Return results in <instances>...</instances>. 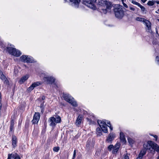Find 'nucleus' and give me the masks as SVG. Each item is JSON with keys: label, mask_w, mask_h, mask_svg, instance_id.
<instances>
[{"label": "nucleus", "mask_w": 159, "mask_h": 159, "mask_svg": "<svg viewBox=\"0 0 159 159\" xmlns=\"http://www.w3.org/2000/svg\"><path fill=\"white\" fill-rule=\"evenodd\" d=\"M157 159H159V156L157 157Z\"/></svg>", "instance_id": "obj_46"}, {"label": "nucleus", "mask_w": 159, "mask_h": 159, "mask_svg": "<svg viewBox=\"0 0 159 159\" xmlns=\"http://www.w3.org/2000/svg\"><path fill=\"white\" fill-rule=\"evenodd\" d=\"M139 7L140 8L141 11L143 12H144L145 13H146V11L145 10V7L141 5L140 4Z\"/></svg>", "instance_id": "obj_27"}, {"label": "nucleus", "mask_w": 159, "mask_h": 159, "mask_svg": "<svg viewBox=\"0 0 159 159\" xmlns=\"http://www.w3.org/2000/svg\"><path fill=\"white\" fill-rule=\"evenodd\" d=\"M114 12L116 17L118 19H122L124 16V12L122 7L119 4L115 5Z\"/></svg>", "instance_id": "obj_2"}, {"label": "nucleus", "mask_w": 159, "mask_h": 159, "mask_svg": "<svg viewBox=\"0 0 159 159\" xmlns=\"http://www.w3.org/2000/svg\"><path fill=\"white\" fill-rule=\"evenodd\" d=\"M17 138L15 136H13L12 138V145L14 148H15L16 146Z\"/></svg>", "instance_id": "obj_23"}, {"label": "nucleus", "mask_w": 159, "mask_h": 159, "mask_svg": "<svg viewBox=\"0 0 159 159\" xmlns=\"http://www.w3.org/2000/svg\"><path fill=\"white\" fill-rule=\"evenodd\" d=\"M42 83L41 82L38 81L34 82L27 89V91L28 92H30L33 90L34 88L40 85Z\"/></svg>", "instance_id": "obj_13"}, {"label": "nucleus", "mask_w": 159, "mask_h": 159, "mask_svg": "<svg viewBox=\"0 0 159 159\" xmlns=\"http://www.w3.org/2000/svg\"><path fill=\"white\" fill-rule=\"evenodd\" d=\"M113 146L112 145H109L108 148V149L109 151H111L112 149L113 150Z\"/></svg>", "instance_id": "obj_31"}, {"label": "nucleus", "mask_w": 159, "mask_h": 159, "mask_svg": "<svg viewBox=\"0 0 159 159\" xmlns=\"http://www.w3.org/2000/svg\"><path fill=\"white\" fill-rule=\"evenodd\" d=\"M14 123L13 121H11V122L10 127V130L11 131H13L14 129Z\"/></svg>", "instance_id": "obj_28"}, {"label": "nucleus", "mask_w": 159, "mask_h": 159, "mask_svg": "<svg viewBox=\"0 0 159 159\" xmlns=\"http://www.w3.org/2000/svg\"><path fill=\"white\" fill-rule=\"evenodd\" d=\"M147 4H148V5L149 6H152L154 4V2L153 1H149L148 2Z\"/></svg>", "instance_id": "obj_30"}, {"label": "nucleus", "mask_w": 159, "mask_h": 159, "mask_svg": "<svg viewBox=\"0 0 159 159\" xmlns=\"http://www.w3.org/2000/svg\"><path fill=\"white\" fill-rule=\"evenodd\" d=\"M89 143H88L86 145V147H89V146H90V144Z\"/></svg>", "instance_id": "obj_42"}, {"label": "nucleus", "mask_w": 159, "mask_h": 159, "mask_svg": "<svg viewBox=\"0 0 159 159\" xmlns=\"http://www.w3.org/2000/svg\"><path fill=\"white\" fill-rule=\"evenodd\" d=\"M97 133L98 135H101L102 134V133L100 128H98L96 129Z\"/></svg>", "instance_id": "obj_26"}, {"label": "nucleus", "mask_w": 159, "mask_h": 159, "mask_svg": "<svg viewBox=\"0 0 159 159\" xmlns=\"http://www.w3.org/2000/svg\"><path fill=\"white\" fill-rule=\"evenodd\" d=\"M59 150V147H55L53 148V150L54 151L56 152H57Z\"/></svg>", "instance_id": "obj_33"}, {"label": "nucleus", "mask_w": 159, "mask_h": 159, "mask_svg": "<svg viewBox=\"0 0 159 159\" xmlns=\"http://www.w3.org/2000/svg\"><path fill=\"white\" fill-rule=\"evenodd\" d=\"M20 60L21 61L26 62H32L33 60V58L30 56L23 55L20 57Z\"/></svg>", "instance_id": "obj_8"}, {"label": "nucleus", "mask_w": 159, "mask_h": 159, "mask_svg": "<svg viewBox=\"0 0 159 159\" xmlns=\"http://www.w3.org/2000/svg\"><path fill=\"white\" fill-rule=\"evenodd\" d=\"M153 142L151 141H149L145 143L143 146V149H145L146 151L149 150L150 151H152V148Z\"/></svg>", "instance_id": "obj_9"}, {"label": "nucleus", "mask_w": 159, "mask_h": 159, "mask_svg": "<svg viewBox=\"0 0 159 159\" xmlns=\"http://www.w3.org/2000/svg\"><path fill=\"white\" fill-rule=\"evenodd\" d=\"M96 0H84L83 4L86 6L93 9H95L96 7L94 3Z\"/></svg>", "instance_id": "obj_7"}, {"label": "nucleus", "mask_w": 159, "mask_h": 159, "mask_svg": "<svg viewBox=\"0 0 159 159\" xmlns=\"http://www.w3.org/2000/svg\"><path fill=\"white\" fill-rule=\"evenodd\" d=\"M64 1L65 2H66V0H64Z\"/></svg>", "instance_id": "obj_47"}, {"label": "nucleus", "mask_w": 159, "mask_h": 159, "mask_svg": "<svg viewBox=\"0 0 159 159\" xmlns=\"http://www.w3.org/2000/svg\"><path fill=\"white\" fill-rule=\"evenodd\" d=\"M12 155L11 154H8V157L7 159H11V157H12Z\"/></svg>", "instance_id": "obj_34"}, {"label": "nucleus", "mask_w": 159, "mask_h": 159, "mask_svg": "<svg viewBox=\"0 0 159 159\" xmlns=\"http://www.w3.org/2000/svg\"><path fill=\"white\" fill-rule=\"evenodd\" d=\"M130 9V10L133 11H134L135 10V8L133 7H129Z\"/></svg>", "instance_id": "obj_39"}, {"label": "nucleus", "mask_w": 159, "mask_h": 159, "mask_svg": "<svg viewBox=\"0 0 159 159\" xmlns=\"http://www.w3.org/2000/svg\"><path fill=\"white\" fill-rule=\"evenodd\" d=\"M76 150H74V153H73V157L72 159H74L75 158V156H76Z\"/></svg>", "instance_id": "obj_35"}, {"label": "nucleus", "mask_w": 159, "mask_h": 159, "mask_svg": "<svg viewBox=\"0 0 159 159\" xmlns=\"http://www.w3.org/2000/svg\"><path fill=\"white\" fill-rule=\"evenodd\" d=\"M82 119V117L81 116L79 115L78 116L75 123L76 126H79L80 125Z\"/></svg>", "instance_id": "obj_21"}, {"label": "nucleus", "mask_w": 159, "mask_h": 159, "mask_svg": "<svg viewBox=\"0 0 159 159\" xmlns=\"http://www.w3.org/2000/svg\"><path fill=\"white\" fill-rule=\"evenodd\" d=\"M0 78L4 82V83L8 84V81L7 78L3 75L2 72L0 71Z\"/></svg>", "instance_id": "obj_19"}, {"label": "nucleus", "mask_w": 159, "mask_h": 159, "mask_svg": "<svg viewBox=\"0 0 159 159\" xmlns=\"http://www.w3.org/2000/svg\"><path fill=\"white\" fill-rule=\"evenodd\" d=\"M29 77L28 75H26L22 76L19 81V83L20 84L23 83L25 82L27 80Z\"/></svg>", "instance_id": "obj_16"}, {"label": "nucleus", "mask_w": 159, "mask_h": 159, "mask_svg": "<svg viewBox=\"0 0 159 159\" xmlns=\"http://www.w3.org/2000/svg\"><path fill=\"white\" fill-rule=\"evenodd\" d=\"M141 0L143 3L147 1V0Z\"/></svg>", "instance_id": "obj_43"}, {"label": "nucleus", "mask_w": 159, "mask_h": 159, "mask_svg": "<svg viewBox=\"0 0 159 159\" xmlns=\"http://www.w3.org/2000/svg\"><path fill=\"white\" fill-rule=\"evenodd\" d=\"M156 61H157V63L159 65V56H157L156 57Z\"/></svg>", "instance_id": "obj_37"}, {"label": "nucleus", "mask_w": 159, "mask_h": 159, "mask_svg": "<svg viewBox=\"0 0 159 159\" xmlns=\"http://www.w3.org/2000/svg\"><path fill=\"white\" fill-rule=\"evenodd\" d=\"M132 3L138 6V7L140 5V4L132 0L131 2Z\"/></svg>", "instance_id": "obj_32"}, {"label": "nucleus", "mask_w": 159, "mask_h": 159, "mask_svg": "<svg viewBox=\"0 0 159 159\" xmlns=\"http://www.w3.org/2000/svg\"><path fill=\"white\" fill-rule=\"evenodd\" d=\"M98 124L101 129L103 132L105 133L107 132V126L109 127L110 129L112 130V127L111 126L110 122L106 120H98Z\"/></svg>", "instance_id": "obj_3"}, {"label": "nucleus", "mask_w": 159, "mask_h": 159, "mask_svg": "<svg viewBox=\"0 0 159 159\" xmlns=\"http://www.w3.org/2000/svg\"><path fill=\"white\" fill-rule=\"evenodd\" d=\"M120 139L121 142L125 144L126 143L125 135L122 132H120Z\"/></svg>", "instance_id": "obj_20"}, {"label": "nucleus", "mask_w": 159, "mask_h": 159, "mask_svg": "<svg viewBox=\"0 0 159 159\" xmlns=\"http://www.w3.org/2000/svg\"><path fill=\"white\" fill-rule=\"evenodd\" d=\"M99 3V10L102 12L104 14H106L112 7V5L111 2L106 0H101Z\"/></svg>", "instance_id": "obj_1"}, {"label": "nucleus", "mask_w": 159, "mask_h": 159, "mask_svg": "<svg viewBox=\"0 0 159 159\" xmlns=\"http://www.w3.org/2000/svg\"><path fill=\"white\" fill-rule=\"evenodd\" d=\"M7 50L10 54L16 57H19L21 54L20 51L12 47H7Z\"/></svg>", "instance_id": "obj_6"}, {"label": "nucleus", "mask_w": 159, "mask_h": 159, "mask_svg": "<svg viewBox=\"0 0 159 159\" xmlns=\"http://www.w3.org/2000/svg\"><path fill=\"white\" fill-rule=\"evenodd\" d=\"M45 98V97L44 96H43L42 97V100H44Z\"/></svg>", "instance_id": "obj_41"}, {"label": "nucleus", "mask_w": 159, "mask_h": 159, "mask_svg": "<svg viewBox=\"0 0 159 159\" xmlns=\"http://www.w3.org/2000/svg\"><path fill=\"white\" fill-rule=\"evenodd\" d=\"M12 157L14 158V159H20L19 156L16 153L13 154Z\"/></svg>", "instance_id": "obj_25"}, {"label": "nucleus", "mask_w": 159, "mask_h": 159, "mask_svg": "<svg viewBox=\"0 0 159 159\" xmlns=\"http://www.w3.org/2000/svg\"><path fill=\"white\" fill-rule=\"evenodd\" d=\"M128 140L129 143L130 144H132L134 143V141L130 138H128Z\"/></svg>", "instance_id": "obj_29"}, {"label": "nucleus", "mask_w": 159, "mask_h": 159, "mask_svg": "<svg viewBox=\"0 0 159 159\" xmlns=\"http://www.w3.org/2000/svg\"><path fill=\"white\" fill-rule=\"evenodd\" d=\"M43 80L47 84H52L55 82V79L52 76H46L43 78Z\"/></svg>", "instance_id": "obj_10"}, {"label": "nucleus", "mask_w": 159, "mask_h": 159, "mask_svg": "<svg viewBox=\"0 0 159 159\" xmlns=\"http://www.w3.org/2000/svg\"><path fill=\"white\" fill-rule=\"evenodd\" d=\"M121 144L120 143H117L114 146L113 150L112 151V153L114 154L116 153L118 151L120 147Z\"/></svg>", "instance_id": "obj_15"}, {"label": "nucleus", "mask_w": 159, "mask_h": 159, "mask_svg": "<svg viewBox=\"0 0 159 159\" xmlns=\"http://www.w3.org/2000/svg\"><path fill=\"white\" fill-rule=\"evenodd\" d=\"M129 158L128 156L125 155L124 157V159H129Z\"/></svg>", "instance_id": "obj_40"}, {"label": "nucleus", "mask_w": 159, "mask_h": 159, "mask_svg": "<svg viewBox=\"0 0 159 159\" xmlns=\"http://www.w3.org/2000/svg\"><path fill=\"white\" fill-rule=\"evenodd\" d=\"M122 4L123 5V6L126 8H128V6L125 4V3L124 2H123Z\"/></svg>", "instance_id": "obj_38"}, {"label": "nucleus", "mask_w": 159, "mask_h": 159, "mask_svg": "<svg viewBox=\"0 0 159 159\" xmlns=\"http://www.w3.org/2000/svg\"><path fill=\"white\" fill-rule=\"evenodd\" d=\"M62 97L67 102L71 104L74 107H76L77 106L76 102L74 100V99L69 94L63 93Z\"/></svg>", "instance_id": "obj_4"}, {"label": "nucleus", "mask_w": 159, "mask_h": 159, "mask_svg": "<svg viewBox=\"0 0 159 159\" xmlns=\"http://www.w3.org/2000/svg\"><path fill=\"white\" fill-rule=\"evenodd\" d=\"M136 20L137 21H140L142 22H144L145 20H146L144 18H142L141 17H137L136 18Z\"/></svg>", "instance_id": "obj_24"}, {"label": "nucleus", "mask_w": 159, "mask_h": 159, "mask_svg": "<svg viewBox=\"0 0 159 159\" xmlns=\"http://www.w3.org/2000/svg\"><path fill=\"white\" fill-rule=\"evenodd\" d=\"M40 115L39 113H35L32 122L33 124H37L38 123L40 119Z\"/></svg>", "instance_id": "obj_14"}, {"label": "nucleus", "mask_w": 159, "mask_h": 159, "mask_svg": "<svg viewBox=\"0 0 159 159\" xmlns=\"http://www.w3.org/2000/svg\"><path fill=\"white\" fill-rule=\"evenodd\" d=\"M40 106H41V107H43V105H42V104H41Z\"/></svg>", "instance_id": "obj_44"}, {"label": "nucleus", "mask_w": 159, "mask_h": 159, "mask_svg": "<svg viewBox=\"0 0 159 159\" xmlns=\"http://www.w3.org/2000/svg\"><path fill=\"white\" fill-rule=\"evenodd\" d=\"M146 153V151L145 149H143L140 151V153L138 155L137 159H142L143 156Z\"/></svg>", "instance_id": "obj_18"}, {"label": "nucleus", "mask_w": 159, "mask_h": 159, "mask_svg": "<svg viewBox=\"0 0 159 159\" xmlns=\"http://www.w3.org/2000/svg\"><path fill=\"white\" fill-rule=\"evenodd\" d=\"M151 135L153 136L154 137V138H155V140L156 141H157V138H158L157 136V135H152V134H151Z\"/></svg>", "instance_id": "obj_36"}, {"label": "nucleus", "mask_w": 159, "mask_h": 159, "mask_svg": "<svg viewBox=\"0 0 159 159\" xmlns=\"http://www.w3.org/2000/svg\"><path fill=\"white\" fill-rule=\"evenodd\" d=\"M143 24L146 25V29L147 32L151 33V22L148 20H145Z\"/></svg>", "instance_id": "obj_12"}, {"label": "nucleus", "mask_w": 159, "mask_h": 159, "mask_svg": "<svg viewBox=\"0 0 159 159\" xmlns=\"http://www.w3.org/2000/svg\"><path fill=\"white\" fill-rule=\"evenodd\" d=\"M70 5L75 8H78L81 0H69Z\"/></svg>", "instance_id": "obj_11"}, {"label": "nucleus", "mask_w": 159, "mask_h": 159, "mask_svg": "<svg viewBox=\"0 0 159 159\" xmlns=\"http://www.w3.org/2000/svg\"><path fill=\"white\" fill-rule=\"evenodd\" d=\"M157 4H159V1L157 2Z\"/></svg>", "instance_id": "obj_45"}, {"label": "nucleus", "mask_w": 159, "mask_h": 159, "mask_svg": "<svg viewBox=\"0 0 159 159\" xmlns=\"http://www.w3.org/2000/svg\"><path fill=\"white\" fill-rule=\"evenodd\" d=\"M115 137V134L112 133H110L107 139V141L108 143L111 142L114 139Z\"/></svg>", "instance_id": "obj_17"}, {"label": "nucleus", "mask_w": 159, "mask_h": 159, "mask_svg": "<svg viewBox=\"0 0 159 159\" xmlns=\"http://www.w3.org/2000/svg\"><path fill=\"white\" fill-rule=\"evenodd\" d=\"M152 149H153L155 151L159 153V146L156 143L153 142L152 147Z\"/></svg>", "instance_id": "obj_22"}, {"label": "nucleus", "mask_w": 159, "mask_h": 159, "mask_svg": "<svg viewBox=\"0 0 159 159\" xmlns=\"http://www.w3.org/2000/svg\"><path fill=\"white\" fill-rule=\"evenodd\" d=\"M61 120V117L59 116H55V117H50L48 120L50 123V125L52 127H54L56 125V124L60 123Z\"/></svg>", "instance_id": "obj_5"}]
</instances>
